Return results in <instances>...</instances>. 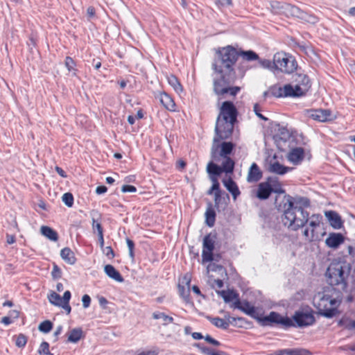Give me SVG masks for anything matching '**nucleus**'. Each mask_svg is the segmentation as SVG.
Returning a JSON list of instances; mask_svg holds the SVG:
<instances>
[{"instance_id": "9b49d317", "label": "nucleus", "mask_w": 355, "mask_h": 355, "mask_svg": "<svg viewBox=\"0 0 355 355\" xmlns=\"http://www.w3.org/2000/svg\"><path fill=\"white\" fill-rule=\"evenodd\" d=\"M293 80L295 83V85H293L295 97L304 95L311 87L310 80L305 74L296 73L293 75Z\"/></svg>"}, {"instance_id": "0e129e2a", "label": "nucleus", "mask_w": 355, "mask_h": 355, "mask_svg": "<svg viewBox=\"0 0 355 355\" xmlns=\"http://www.w3.org/2000/svg\"><path fill=\"white\" fill-rule=\"evenodd\" d=\"M1 323L8 325L12 322V320L10 319V316H5L1 319Z\"/></svg>"}, {"instance_id": "49530a36", "label": "nucleus", "mask_w": 355, "mask_h": 355, "mask_svg": "<svg viewBox=\"0 0 355 355\" xmlns=\"http://www.w3.org/2000/svg\"><path fill=\"white\" fill-rule=\"evenodd\" d=\"M126 243L129 250V256L132 259H134L135 254H134V248H135V243L131 239L127 238Z\"/></svg>"}, {"instance_id": "c756f323", "label": "nucleus", "mask_w": 355, "mask_h": 355, "mask_svg": "<svg viewBox=\"0 0 355 355\" xmlns=\"http://www.w3.org/2000/svg\"><path fill=\"white\" fill-rule=\"evenodd\" d=\"M184 279L186 281V284H187V286L185 287L184 286H181V285H178V290H179V293L180 295V296L184 299V300L187 302H188L189 301V292H190V289H189V283H190V279H187L186 277H184Z\"/></svg>"}, {"instance_id": "c03bdc74", "label": "nucleus", "mask_w": 355, "mask_h": 355, "mask_svg": "<svg viewBox=\"0 0 355 355\" xmlns=\"http://www.w3.org/2000/svg\"><path fill=\"white\" fill-rule=\"evenodd\" d=\"M38 352L40 354H46V355H53L52 354L50 353L49 343L45 341H44L41 343L39 350H38Z\"/></svg>"}, {"instance_id": "6ab92c4d", "label": "nucleus", "mask_w": 355, "mask_h": 355, "mask_svg": "<svg viewBox=\"0 0 355 355\" xmlns=\"http://www.w3.org/2000/svg\"><path fill=\"white\" fill-rule=\"evenodd\" d=\"M262 178V173L256 163H253L248 171L247 180L249 182H258Z\"/></svg>"}, {"instance_id": "de8ad7c7", "label": "nucleus", "mask_w": 355, "mask_h": 355, "mask_svg": "<svg viewBox=\"0 0 355 355\" xmlns=\"http://www.w3.org/2000/svg\"><path fill=\"white\" fill-rule=\"evenodd\" d=\"M52 277L55 279H58L61 277L62 271L60 268L55 264H54L52 272H51Z\"/></svg>"}, {"instance_id": "f704fd0d", "label": "nucleus", "mask_w": 355, "mask_h": 355, "mask_svg": "<svg viewBox=\"0 0 355 355\" xmlns=\"http://www.w3.org/2000/svg\"><path fill=\"white\" fill-rule=\"evenodd\" d=\"M239 55H241L243 59L248 61H253L259 60V55L253 51H241L239 53Z\"/></svg>"}, {"instance_id": "a878e982", "label": "nucleus", "mask_w": 355, "mask_h": 355, "mask_svg": "<svg viewBox=\"0 0 355 355\" xmlns=\"http://www.w3.org/2000/svg\"><path fill=\"white\" fill-rule=\"evenodd\" d=\"M62 259L67 263L73 265L76 263V259L74 253L69 248H63L60 252Z\"/></svg>"}, {"instance_id": "cd10ccee", "label": "nucleus", "mask_w": 355, "mask_h": 355, "mask_svg": "<svg viewBox=\"0 0 355 355\" xmlns=\"http://www.w3.org/2000/svg\"><path fill=\"white\" fill-rule=\"evenodd\" d=\"M83 337V330L80 328H76L71 330L69 333L67 342L76 343Z\"/></svg>"}, {"instance_id": "423d86ee", "label": "nucleus", "mask_w": 355, "mask_h": 355, "mask_svg": "<svg viewBox=\"0 0 355 355\" xmlns=\"http://www.w3.org/2000/svg\"><path fill=\"white\" fill-rule=\"evenodd\" d=\"M237 114V110L232 102H223L220 107L215 133L218 134L221 138H230L236 121Z\"/></svg>"}, {"instance_id": "2eb2a0df", "label": "nucleus", "mask_w": 355, "mask_h": 355, "mask_svg": "<svg viewBox=\"0 0 355 355\" xmlns=\"http://www.w3.org/2000/svg\"><path fill=\"white\" fill-rule=\"evenodd\" d=\"M270 94L275 97H295L293 93V85L291 84L285 85L281 87H272L270 89Z\"/></svg>"}, {"instance_id": "2f4dec72", "label": "nucleus", "mask_w": 355, "mask_h": 355, "mask_svg": "<svg viewBox=\"0 0 355 355\" xmlns=\"http://www.w3.org/2000/svg\"><path fill=\"white\" fill-rule=\"evenodd\" d=\"M215 220H216L215 211L211 207L208 208L205 212L206 224L209 227H211L214 225Z\"/></svg>"}, {"instance_id": "a211bd4d", "label": "nucleus", "mask_w": 355, "mask_h": 355, "mask_svg": "<svg viewBox=\"0 0 355 355\" xmlns=\"http://www.w3.org/2000/svg\"><path fill=\"white\" fill-rule=\"evenodd\" d=\"M272 192V186L269 183L261 182L258 186L257 197L261 200H266L269 198Z\"/></svg>"}, {"instance_id": "c9c22d12", "label": "nucleus", "mask_w": 355, "mask_h": 355, "mask_svg": "<svg viewBox=\"0 0 355 355\" xmlns=\"http://www.w3.org/2000/svg\"><path fill=\"white\" fill-rule=\"evenodd\" d=\"M168 82L177 92L182 91V85L175 76L171 75L168 76Z\"/></svg>"}, {"instance_id": "473e14b6", "label": "nucleus", "mask_w": 355, "mask_h": 355, "mask_svg": "<svg viewBox=\"0 0 355 355\" xmlns=\"http://www.w3.org/2000/svg\"><path fill=\"white\" fill-rule=\"evenodd\" d=\"M153 318L155 320H162L164 325H167L173 322V318L171 316L166 315L163 312H154L153 313Z\"/></svg>"}, {"instance_id": "a19ab883", "label": "nucleus", "mask_w": 355, "mask_h": 355, "mask_svg": "<svg viewBox=\"0 0 355 355\" xmlns=\"http://www.w3.org/2000/svg\"><path fill=\"white\" fill-rule=\"evenodd\" d=\"M64 64L68 71L73 72L75 75L76 69H75L76 64L74 60L71 57L67 56L65 59Z\"/></svg>"}, {"instance_id": "69168bd1", "label": "nucleus", "mask_w": 355, "mask_h": 355, "mask_svg": "<svg viewBox=\"0 0 355 355\" xmlns=\"http://www.w3.org/2000/svg\"><path fill=\"white\" fill-rule=\"evenodd\" d=\"M8 316H10V319H12V318L17 319L19 316V311H17L16 310H12L9 312Z\"/></svg>"}, {"instance_id": "603ef678", "label": "nucleus", "mask_w": 355, "mask_h": 355, "mask_svg": "<svg viewBox=\"0 0 355 355\" xmlns=\"http://www.w3.org/2000/svg\"><path fill=\"white\" fill-rule=\"evenodd\" d=\"M204 339L209 344L212 345H214V346H218L220 345V343L215 340L214 338H213L212 337H211L209 335H206L205 337H204Z\"/></svg>"}, {"instance_id": "72a5a7b5", "label": "nucleus", "mask_w": 355, "mask_h": 355, "mask_svg": "<svg viewBox=\"0 0 355 355\" xmlns=\"http://www.w3.org/2000/svg\"><path fill=\"white\" fill-rule=\"evenodd\" d=\"M92 229L94 232L97 231L98 234L103 232V228L99 222H98V218L100 217V215L97 211H93L92 213Z\"/></svg>"}, {"instance_id": "13d9d810", "label": "nucleus", "mask_w": 355, "mask_h": 355, "mask_svg": "<svg viewBox=\"0 0 355 355\" xmlns=\"http://www.w3.org/2000/svg\"><path fill=\"white\" fill-rule=\"evenodd\" d=\"M222 191H218L217 193H214V203L216 206H218L220 203L222 197H221Z\"/></svg>"}, {"instance_id": "dca6fc26", "label": "nucleus", "mask_w": 355, "mask_h": 355, "mask_svg": "<svg viewBox=\"0 0 355 355\" xmlns=\"http://www.w3.org/2000/svg\"><path fill=\"white\" fill-rule=\"evenodd\" d=\"M304 150L301 147H297L291 149L288 154V159L294 164H300L304 159Z\"/></svg>"}, {"instance_id": "4c0bfd02", "label": "nucleus", "mask_w": 355, "mask_h": 355, "mask_svg": "<svg viewBox=\"0 0 355 355\" xmlns=\"http://www.w3.org/2000/svg\"><path fill=\"white\" fill-rule=\"evenodd\" d=\"M221 296L223 297L225 302H229L238 298V295L234 291H222L220 293Z\"/></svg>"}, {"instance_id": "e433bc0d", "label": "nucleus", "mask_w": 355, "mask_h": 355, "mask_svg": "<svg viewBox=\"0 0 355 355\" xmlns=\"http://www.w3.org/2000/svg\"><path fill=\"white\" fill-rule=\"evenodd\" d=\"M49 302L58 306H60L63 303L62 299L60 295L55 292H52L49 296Z\"/></svg>"}, {"instance_id": "393cba45", "label": "nucleus", "mask_w": 355, "mask_h": 355, "mask_svg": "<svg viewBox=\"0 0 355 355\" xmlns=\"http://www.w3.org/2000/svg\"><path fill=\"white\" fill-rule=\"evenodd\" d=\"M275 355H311V353L305 349H285L277 351Z\"/></svg>"}, {"instance_id": "bf43d9fd", "label": "nucleus", "mask_w": 355, "mask_h": 355, "mask_svg": "<svg viewBox=\"0 0 355 355\" xmlns=\"http://www.w3.org/2000/svg\"><path fill=\"white\" fill-rule=\"evenodd\" d=\"M207 173L209 175V178H210V180L212 182V184L219 183L218 180V176H219L220 175L214 174L212 173L209 172L207 170Z\"/></svg>"}, {"instance_id": "b1692460", "label": "nucleus", "mask_w": 355, "mask_h": 355, "mask_svg": "<svg viewBox=\"0 0 355 355\" xmlns=\"http://www.w3.org/2000/svg\"><path fill=\"white\" fill-rule=\"evenodd\" d=\"M326 216L329 220L330 225L335 229H340L343 225L340 216L334 211L326 212Z\"/></svg>"}, {"instance_id": "f03ea898", "label": "nucleus", "mask_w": 355, "mask_h": 355, "mask_svg": "<svg viewBox=\"0 0 355 355\" xmlns=\"http://www.w3.org/2000/svg\"><path fill=\"white\" fill-rule=\"evenodd\" d=\"M227 138H221L218 134L215 133L211 148V157L212 161L209 162L207 169L209 172L216 175H220L225 172L226 174L232 173L234 168V162L228 155L234 148L232 142H223L220 140Z\"/></svg>"}, {"instance_id": "7c9ffc66", "label": "nucleus", "mask_w": 355, "mask_h": 355, "mask_svg": "<svg viewBox=\"0 0 355 355\" xmlns=\"http://www.w3.org/2000/svg\"><path fill=\"white\" fill-rule=\"evenodd\" d=\"M207 318L209 320V321L216 327L223 329H227L230 326V322L226 321L225 320L215 317H207Z\"/></svg>"}, {"instance_id": "0eeeda50", "label": "nucleus", "mask_w": 355, "mask_h": 355, "mask_svg": "<svg viewBox=\"0 0 355 355\" xmlns=\"http://www.w3.org/2000/svg\"><path fill=\"white\" fill-rule=\"evenodd\" d=\"M293 319L288 317H283L279 313L272 311L268 315L265 316L264 321H270V323L279 324L284 327H306L315 322L313 315L307 311H297L295 312Z\"/></svg>"}, {"instance_id": "1a4fd4ad", "label": "nucleus", "mask_w": 355, "mask_h": 355, "mask_svg": "<svg viewBox=\"0 0 355 355\" xmlns=\"http://www.w3.org/2000/svg\"><path fill=\"white\" fill-rule=\"evenodd\" d=\"M322 216L320 214H313L309 216L307 225L302 232L304 239L308 242H313L320 240L325 234L321 228Z\"/></svg>"}, {"instance_id": "052dcab7", "label": "nucleus", "mask_w": 355, "mask_h": 355, "mask_svg": "<svg viewBox=\"0 0 355 355\" xmlns=\"http://www.w3.org/2000/svg\"><path fill=\"white\" fill-rule=\"evenodd\" d=\"M107 189L105 186H98L96 189V192L97 194H103L107 191Z\"/></svg>"}, {"instance_id": "6e6d98bb", "label": "nucleus", "mask_w": 355, "mask_h": 355, "mask_svg": "<svg viewBox=\"0 0 355 355\" xmlns=\"http://www.w3.org/2000/svg\"><path fill=\"white\" fill-rule=\"evenodd\" d=\"M272 192L277 193H284L285 191L282 188V186L279 184H272Z\"/></svg>"}, {"instance_id": "864d4df0", "label": "nucleus", "mask_w": 355, "mask_h": 355, "mask_svg": "<svg viewBox=\"0 0 355 355\" xmlns=\"http://www.w3.org/2000/svg\"><path fill=\"white\" fill-rule=\"evenodd\" d=\"M103 253L109 258H113L114 257V251L110 246L103 248Z\"/></svg>"}, {"instance_id": "f257e3e1", "label": "nucleus", "mask_w": 355, "mask_h": 355, "mask_svg": "<svg viewBox=\"0 0 355 355\" xmlns=\"http://www.w3.org/2000/svg\"><path fill=\"white\" fill-rule=\"evenodd\" d=\"M218 58L212 64L213 69L220 75L214 80V92L220 97L235 96L241 90L240 87H231L235 80L233 66L237 60L239 52L232 46L223 48L218 52Z\"/></svg>"}, {"instance_id": "f3484780", "label": "nucleus", "mask_w": 355, "mask_h": 355, "mask_svg": "<svg viewBox=\"0 0 355 355\" xmlns=\"http://www.w3.org/2000/svg\"><path fill=\"white\" fill-rule=\"evenodd\" d=\"M344 242V236L340 233H330L326 239V245L331 248H338Z\"/></svg>"}, {"instance_id": "338daca9", "label": "nucleus", "mask_w": 355, "mask_h": 355, "mask_svg": "<svg viewBox=\"0 0 355 355\" xmlns=\"http://www.w3.org/2000/svg\"><path fill=\"white\" fill-rule=\"evenodd\" d=\"M202 352L207 355H212V354H216V352L208 347H202Z\"/></svg>"}, {"instance_id": "5fc2aeb1", "label": "nucleus", "mask_w": 355, "mask_h": 355, "mask_svg": "<svg viewBox=\"0 0 355 355\" xmlns=\"http://www.w3.org/2000/svg\"><path fill=\"white\" fill-rule=\"evenodd\" d=\"M254 112H255L256 115H257L259 118H260V119H263V120H264V121H267V120H268V119H267L266 117H265L264 116H263V115L260 113L261 108H260V107H259V105L258 104H254Z\"/></svg>"}, {"instance_id": "a18cd8bd", "label": "nucleus", "mask_w": 355, "mask_h": 355, "mask_svg": "<svg viewBox=\"0 0 355 355\" xmlns=\"http://www.w3.org/2000/svg\"><path fill=\"white\" fill-rule=\"evenodd\" d=\"M296 45H297V47L299 49V50L301 52L305 53L306 55H309L311 53L313 52L312 49L310 46H309L304 44L297 43V44H296Z\"/></svg>"}, {"instance_id": "9d476101", "label": "nucleus", "mask_w": 355, "mask_h": 355, "mask_svg": "<svg viewBox=\"0 0 355 355\" xmlns=\"http://www.w3.org/2000/svg\"><path fill=\"white\" fill-rule=\"evenodd\" d=\"M273 64L276 69L286 73H293L297 68L296 61L284 53H277L274 55Z\"/></svg>"}, {"instance_id": "39448f33", "label": "nucleus", "mask_w": 355, "mask_h": 355, "mask_svg": "<svg viewBox=\"0 0 355 355\" xmlns=\"http://www.w3.org/2000/svg\"><path fill=\"white\" fill-rule=\"evenodd\" d=\"M313 302L320 315L331 318L338 313L341 297L336 288L327 287L314 297Z\"/></svg>"}, {"instance_id": "bb28decb", "label": "nucleus", "mask_w": 355, "mask_h": 355, "mask_svg": "<svg viewBox=\"0 0 355 355\" xmlns=\"http://www.w3.org/2000/svg\"><path fill=\"white\" fill-rule=\"evenodd\" d=\"M338 326L347 330H353L355 329V320L347 315H344L338 321Z\"/></svg>"}, {"instance_id": "6e6552de", "label": "nucleus", "mask_w": 355, "mask_h": 355, "mask_svg": "<svg viewBox=\"0 0 355 355\" xmlns=\"http://www.w3.org/2000/svg\"><path fill=\"white\" fill-rule=\"evenodd\" d=\"M270 6L272 12L277 14H283L287 17H293L300 19L306 22L311 20V15H308L298 7L289 3L278 1H272Z\"/></svg>"}, {"instance_id": "37998d69", "label": "nucleus", "mask_w": 355, "mask_h": 355, "mask_svg": "<svg viewBox=\"0 0 355 355\" xmlns=\"http://www.w3.org/2000/svg\"><path fill=\"white\" fill-rule=\"evenodd\" d=\"M27 343V338L25 335L20 334L17 336L16 340H15V345L20 348H22L25 347Z\"/></svg>"}, {"instance_id": "7ed1b4c3", "label": "nucleus", "mask_w": 355, "mask_h": 355, "mask_svg": "<svg viewBox=\"0 0 355 355\" xmlns=\"http://www.w3.org/2000/svg\"><path fill=\"white\" fill-rule=\"evenodd\" d=\"M351 266L345 261H333L329 266L326 277L331 286H338L345 292L355 291V277L351 275Z\"/></svg>"}, {"instance_id": "4d7b16f0", "label": "nucleus", "mask_w": 355, "mask_h": 355, "mask_svg": "<svg viewBox=\"0 0 355 355\" xmlns=\"http://www.w3.org/2000/svg\"><path fill=\"white\" fill-rule=\"evenodd\" d=\"M87 20L94 19L95 9L93 7H89L87 10Z\"/></svg>"}, {"instance_id": "3c124183", "label": "nucleus", "mask_w": 355, "mask_h": 355, "mask_svg": "<svg viewBox=\"0 0 355 355\" xmlns=\"http://www.w3.org/2000/svg\"><path fill=\"white\" fill-rule=\"evenodd\" d=\"M121 191L123 193L130 192L134 193L137 191V188L132 185H123L121 188Z\"/></svg>"}, {"instance_id": "ddd939ff", "label": "nucleus", "mask_w": 355, "mask_h": 355, "mask_svg": "<svg viewBox=\"0 0 355 355\" xmlns=\"http://www.w3.org/2000/svg\"><path fill=\"white\" fill-rule=\"evenodd\" d=\"M234 306L252 318L261 322L263 325H267L270 322V321H264L265 317L261 318L257 309L247 301L241 302L237 299V301L234 302Z\"/></svg>"}, {"instance_id": "20e7f679", "label": "nucleus", "mask_w": 355, "mask_h": 355, "mask_svg": "<svg viewBox=\"0 0 355 355\" xmlns=\"http://www.w3.org/2000/svg\"><path fill=\"white\" fill-rule=\"evenodd\" d=\"M284 214L282 221L284 226L292 231H297L305 226L309 221V213L301 206H294L293 198L285 196Z\"/></svg>"}, {"instance_id": "aec40b11", "label": "nucleus", "mask_w": 355, "mask_h": 355, "mask_svg": "<svg viewBox=\"0 0 355 355\" xmlns=\"http://www.w3.org/2000/svg\"><path fill=\"white\" fill-rule=\"evenodd\" d=\"M292 168L284 166L279 164L277 161L270 162L268 166V170L272 173L278 175H284L287 172L290 171Z\"/></svg>"}, {"instance_id": "412c9836", "label": "nucleus", "mask_w": 355, "mask_h": 355, "mask_svg": "<svg viewBox=\"0 0 355 355\" xmlns=\"http://www.w3.org/2000/svg\"><path fill=\"white\" fill-rule=\"evenodd\" d=\"M223 183L226 189L230 192L235 200L241 193L236 182L230 177L228 179H223Z\"/></svg>"}, {"instance_id": "774afa93", "label": "nucleus", "mask_w": 355, "mask_h": 355, "mask_svg": "<svg viewBox=\"0 0 355 355\" xmlns=\"http://www.w3.org/2000/svg\"><path fill=\"white\" fill-rule=\"evenodd\" d=\"M192 337L195 340H200L204 338L205 336H203L201 333L194 332L192 334Z\"/></svg>"}, {"instance_id": "8fccbe9b", "label": "nucleus", "mask_w": 355, "mask_h": 355, "mask_svg": "<svg viewBox=\"0 0 355 355\" xmlns=\"http://www.w3.org/2000/svg\"><path fill=\"white\" fill-rule=\"evenodd\" d=\"M82 302L85 309L88 308L90 306L91 297L87 294L84 295L82 297Z\"/></svg>"}, {"instance_id": "4468645a", "label": "nucleus", "mask_w": 355, "mask_h": 355, "mask_svg": "<svg viewBox=\"0 0 355 355\" xmlns=\"http://www.w3.org/2000/svg\"><path fill=\"white\" fill-rule=\"evenodd\" d=\"M215 240L211 234L206 235L203 239L202 257L204 263L214 260L213 250Z\"/></svg>"}, {"instance_id": "f8f14e48", "label": "nucleus", "mask_w": 355, "mask_h": 355, "mask_svg": "<svg viewBox=\"0 0 355 355\" xmlns=\"http://www.w3.org/2000/svg\"><path fill=\"white\" fill-rule=\"evenodd\" d=\"M306 118L313 119L314 121L325 123L333 121L336 117L333 115L329 110H306L304 112Z\"/></svg>"}, {"instance_id": "79ce46f5", "label": "nucleus", "mask_w": 355, "mask_h": 355, "mask_svg": "<svg viewBox=\"0 0 355 355\" xmlns=\"http://www.w3.org/2000/svg\"><path fill=\"white\" fill-rule=\"evenodd\" d=\"M63 202L69 207L73 205V196L71 193H65L62 197Z\"/></svg>"}, {"instance_id": "58836bf2", "label": "nucleus", "mask_w": 355, "mask_h": 355, "mask_svg": "<svg viewBox=\"0 0 355 355\" xmlns=\"http://www.w3.org/2000/svg\"><path fill=\"white\" fill-rule=\"evenodd\" d=\"M53 328V323L49 320H45L41 322L38 327V329L43 333H49Z\"/></svg>"}, {"instance_id": "c85d7f7f", "label": "nucleus", "mask_w": 355, "mask_h": 355, "mask_svg": "<svg viewBox=\"0 0 355 355\" xmlns=\"http://www.w3.org/2000/svg\"><path fill=\"white\" fill-rule=\"evenodd\" d=\"M41 233L51 241H56L58 239L57 232L48 226H42Z\"/></svg>"}, {"instance_id": "09e8293b", "label": "nucleus", "mask_w": 355, "mask_h": 355, "mask_svg": "<svg viewBox=\"0 0 355 355\" xmlns=\"http://www.w3.org/2000/svg\"><path fill=\"white\" fill-rule=\"evenodd\" d=\"M259 62L260 65L265 69H272L275 67L274 64H273V62H272L269 60H266V59L259 60Z\"/></svg>"}, {"instance_id": "5701e85b", "label": "nucleus", "mask_w": 355, "mask_h": 355, "mask_svg": "<svg viewBox=\"0 0 355 355\" xmlns=\"http://www.w3.org/2000/svg\"><path fill=\"white\" fill-rule=\"evenodd\" d=\"M104 271L105 274L111 279L115 280L118 282H123L124 279L120 274V272L116 270L114 267L112 265L107 264L104 267Z\"/></svg>"}, {"instance_id": "680f3d73", "label": "nucleus", "mask_w": 355, "mask_h": 355, "mask_svg": "<svg viewBox=\"0 0 355 355\" xmlns=\"http://www.w3.org/2000/svg\"><path fill=\"white\" fill-rule=\"evenodd\" d=\"M70 298H71L70 291H65L64 293L63 297L62 298L63 302H69L70 300Z\"/></svg>"}, {"instance_id": "4be33fe9", "label": "nucleus", "mask_w": 355, "mask_h": 355, "mask_svg": "<svg viewBox=\"0 0 355 355\" xmlns=\"http://www.w3.org/2000/svg\"><path fill=\"white\" fill-rule=\"evenodd\" d=\"M159 102L167 110L173 111L175 110V104L173 98L166 93H160L158 96Z\"/></svg>"}, {"instance_id": "e2e57ef3", "label": "nucleus", "mask_w": 355, "mask_h": 355, "mask_svg": "<svg viewBox=\"0 0 355 355\" xmlns=\"http://www.w3.org/2000/svg\"><path fill=\"white\" fill-rule=\"evenodd\" d=\"M60 306L64 309L67 311V314L70 313L71 308L69 304V302H63L62 305H60Z\"/></svg>"}, {"instance_id": "ea45409f", "label": "nucleus", "mask_w": 355, "mask_h": 355, "mask_svg": "<svg viewBox=\"0 0 355 355\" xmlns=\"http://www.w3.org/2000/svg\"><path fill=\"white\" fill-rule=\"evenodd\" d=\"M294 206H301L303 209L310 206V200L307 198L300 197L293 200Z\"/></svg>"}]
</instances>
